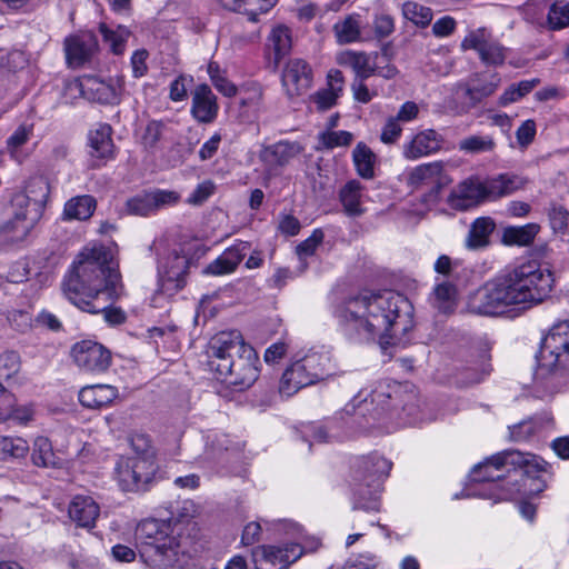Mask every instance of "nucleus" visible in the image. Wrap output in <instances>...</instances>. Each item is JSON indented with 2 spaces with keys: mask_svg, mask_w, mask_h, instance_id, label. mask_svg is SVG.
<instances>
[{
  "mask_svg": "<svg viewBox=\"0 0 569 569\" xmlns=\"http://www.w3.org/2000/svg\"><path fill=\"white\" fill-rule=\"evenodd\" d=\"M39 220L37 213H32L26 219H10L1 227V234L9 242H19L27 238L34 223Z\"/></svg>",
  "mask_w": 569,
  "mask_h": 569,
  "instance_id": "obj_32",
  "label": "nucleus"
},
{
  "mask_svg": "<svg viewBox=\"0 0 569 569\" xmlns=\"http://www.w3.org/2000/svg\"><path fill=\"white\" fill-rule=\"evenodd\" d=\"M281 82L289 98L306 93L312 84L310 66L302 59H290L283 68Z\"/></svg>",
  "mask_w": 569,
  "mask_h": 569,
  "instance_id": "obj_15",
  "label": "nucleus"
},
{
  "mask_svg": "<svg viewBox=\"0 0 569 569\" xmlns=\"http://www.w3.org/2000/svg\"><path fill=\"white\" fill-rule=\"evenodd\" d=\"M32 201L22 193H16L11 200V207H12V214L14 219H23V216L26 219L32 214L33 211V204Z\"/></svg>",
  "mask_w": 569,
  "mask_h": 569,
  "instance_id": "obj_60",
  "label": "nucleus"
},
{
  "mask_svg": "<svg viewBox=\"0 0 569 569\" xmlns=\"http://www.w3.org/2000/svg\"><path fill=\"white\" fill-rule=\"evenodd\" d=\"M191 502H184L183 512L167 520L147 519L136 530L141 560L156 569L183 568L191 560L194 523L188 513Z\"/></svg>",
  "mask_w": 569,
  "mask_h": 569,
  "instance_id": "obj_4",
  "label": "nucleus"
},
{
  "mask_svg": "<svg viewBox=\"0 0 569 569\" xmlns=\"http://www.w3.org/2000/svg\"><path fill=\"white\" fill-rule=\"evenodd\" d=\"M217 97L208 84H199L192 96L191 113L201 123H211L218 114Z\"/></svg>",
  "mask_w": 569,
  "mask_h": 569,
  "instance_id": "obj_18",
  "label": "nucleus"
},
{
  "mask_svg": "<svg viewBox=\"0 0 569 569\" xmlns=\"http://www.w3.org/2000/svg\"><path fill=\"white\" fill-rule=\"evenodd\" d=\"M132 449L133 458H150L156 459V452L151 445V440L147 435L134 433L129 439Z\"/></svg>",
  "mask_w": 569,
  "mask_h": 569,
  "instance_id": "obj_49",
  "label": "nucleus"
},
{
  "mask_svg": "<svg viewBox=\"0 0 569 569\" xmlns=\"http://www.w3.org/2000/svg\"><path fill=\"white\" fill-rule=\"evenodd\" d=\"M61 290L80 310L93 315L102 312L111 326L122 325L127 320L126 312L119 307L96 306L101 298L112 303L124 293L118 263L111 249L104 246L84 247L76 256L62 279Z\"/></svg>",
  "mask_w": 569,
  "mask_h": 569,
  "instance_id": "obj_1",
  "label": "nucleus"
},
{
  "mask_svg": "<svg viewBox=\"0 0 569 569\" xmlns=\"http://www.w3.org/2000/svg\"><path fill=\"white\" fill-rule=\"evenodd\" d=\"M9 415H3L1 418H6V421L11 420L20 425H26L33 418V406L32 405H22L18 406L14 400V405L10 408Z\"/></svg>",
  "mask_w": 569,
  "mask_h": 569,
  "instance_id": "obj_57",
  "label": "nucleus"
},
{
  "mask_svg": "<svg viewBox=\"0 0 569 569\" xmlns=\"http://www.w3.org/2000/svg\"><path fill=\"white\" fill-rule=\"evenodd\" d=\"M407 186L413 190L430 187L431 194L437 196L451 180L445 173L443 162L433 161L412 168L407 174Z\"/></svg>",
  "mask_w": 569,
  "mask_h": 569,
  "instance_id": "obj_14",
  "label": "nucleus"
},
{
  "mask_svg": "<svg viewBox=\"0 0 569 569\" xmlns=\"http://www.w3.org/2000/svg\"><path fill=\"white\" fill-rule=\"evenodd\" d=\"M536 432L531 421H522L509 428V437L512 441H525Z\"/></svg>",
  "mask_w": 569,
  "mask_h": 569,
  "instance_id": "obj_64",
  "label": "nucleus"
},
{
  "mask_svg": "<svg viewBox=\"0 0 569 569\" xmlns=\"http://www.w3.org/2000/svg\"><path fill=\"white\" fill-rule=\"evenodd\" d=\"M323 231L321 229H315L309 238L296 247V253L298 254L299 259L303 260L307 257L313 256L317 248L323 241Z\"/></svg>",
  "mask_w": 569,
  "mask_h": 569,
  "instance_id": "obj_53",
  "label": "nucleus"
},
{
  "mask_svg": "<svg viewBox=\"0 0 569 569\" xmlns=\"http://www.w3.org/2000/svg\"><path fill=\"white\" fill-rule=\"evenodd\" d=\"M362 20L359 13H351L333 26L335 37L339 44H348L361 40Z\"/></svg>",
  "mask_w": 569,
  "mask_h": 569,
  "instance_id": "obj_29",
  "label": "nucleus"
},
{
  "mask_svg": "<svg viewBox=\"0 0 569 569\" xmlns=\"http://www.w3.org/2000/svg\"><path fill=\"white\" fill-rule=\"evenodd\" d=\"M402 13L406 19L419 27H427L432 20V10L413 1L403 3Z\"/></svg>",
  "mask_w": 569,
  "mask_h": 569,
  "instance_id": "obj_46",
  "label": "nucleus"
},
{
  "mask_svg": "<svg viewBox=\"0 0 569 569\" xmlns=\"http://www.w3.org/2000/svg\"><path fill=\"white\" fill-rule=\"evenodd\" d=\"M338 97L339 94L337 92L329 88H326L312 94L311 100L316 103L318 110L325 111L337 103Z\"/></svg>",
  "mask_w": 569,
  "mask_h": 569,
  "instance_id": "obj_61",
  "label": "nucleus"
},
{
  "mask_svg": "<svg viewBox=\"0 0 569 569\" xmlns=\"http://www.w3.org/2000/svg\"><path fill=\"white\" fill-rule=\"evenodd\" d=\"M118 397V390L110 385L86 386L79 391L80 403L89 409H100Z\"/></svg>",
  "mask_w": 569,
  "mask_h": 569,
  "instance_id": "obj_25",
  "label": "nucleus"
},
{
  "mask_svg": "<svg viewBox=\"0 0 569 569\" xmlns=\"http://www.w3.org/2000/svg\"><path fill=\"white\" fill-rule=\"evenodd\" d=\"M506 466L525 468L526 472H529L530 468L540 469V465L533 455L522 453L516 450H506L493 455L483 463L476 466L471 471V478L473 481H493L501 479L500 475H491L488 472V469L492 467L499 471Z\"/></svg>",
  "mask_w": 569,
  "mask_h": 569,
  "instance_id": "obj_9",
  "label": "nucleus"
},
{
  "mask_svg": "<svg viewBox=\"0 0 569 569\" xmlns=\"http://www.w3.org/2000/svg\"><path fill=\"white\" fill-rule=\"evenodd\" d=\"M391 462L379 455H370L360 460L355 488V507L378 510V492L381 480L389 475Z\"/></svg>",
  "mask_w": 569,
  "mask_h": 569,
  "instance_id": "obj_7",
  "label": "nucleus"
},
{
  "mask_svg": "<svg viewBox=\"0 0 569 569\" xmlns=\"http://www.w3.org/2000/svg\"><path fill=\"white\" fill-rule=\"evenodd\" d=\"M27 196L32 202V213H37L40 218L41 212L48 201L50 194V186L44 177H36L29 180L26 191L21 192Z\"/></svg>",
  "mask_w": 569,
  "mask_h": 569,
  "instance_id": "obj_33",
  "label": "nucleus"
},
{
  "mask_svg": "<svg viewBox=\"0 0 569 569\" xmlns=\"http://www.w3.org/2000/svg\"><path fill=\"white\" fill-rule=\"evenodd\" d=\"M319 140L325 149L349 146L353 140V134L349 131H326L319 134Z\"/></svg>",
  "mask_w": 569,
  "mask_h": 569,
  "instance_id": "obj_50",
  "label": "nucleus"
},
{
  "mask_svg": "<svg viewBox=\"0 0 569 569\" xmlns=\"http://www.w3.org/2000/svg\"><path fill=\"white\" fill-rule=\"evenodd\" d=\"M363 187L358 180L348 181L339 191V200L343 212L349 217H359L365 212L362 207Z\"/></svg>",
  "mask_w": 569,
  "mask_h": 569,
  "instance_id": "obj_28",
  "label": "nucleus"
},
{
  "mask_svg": "<svg viewBox=\"0 0 569 569\" xmlns=\"http://www.w3.org/2000/svg\"><path fill=\"white\" fill-rule=\"evenodd\" d=\"M548 22L552 29H561L569 24V3L556 1L549 10Z\"/></svg>",
  "mask_w": 569,
  "mask_h": 569,
  "instance_id": "obj_51",
  "label": "nucleus"
},
{
  "mask_svg": "<svg viewBox=\"0 0 569 569\" xmlns=\"http://www.w3.org/2000/svg\"><path fill=\"white\" fill-rule=\"evenodd\" d=\"M84 86L97 101L116 104L120 102V97L124 89V81L121 77L110 80L109 82L97 78H88Z\"/></svg>",
  "mask_w": 569,
  "mask_h": 569,
  "instance_id": "obj_22",
  "label": "nucleus"
},
{
  "mask_svg": "<svg viewBox=\"0 0 569 569\" xmlns=\"http://www.w3.org/2000/svg\"><path fill=\"white\" fill-rule=\"evenodd\" d=\"M130 467L136 470V475L140 480L143 489L154 480L156 473L158 471V465L156 459L150 458H133V457H122Z\"/></svg>",
  "mask_w": 569,
  "mask_h": 569,
  "instance_id": "obj_42",
  "label": "nucleus"
},
{
  "mask_svg": "<svg viewBox=\"0 0 569 569\" xmlns=\"http://www.w3.org/2000/svg\"><path fill=\"white\" fill-rule=\"evenodd\" d=\"M207 355L210 369L227 385L243 390L258 379V356L237 330L222 331L213 336L209 341Z\"/></svg>",
  "mask_w": 569,
  "mask_h": 569,
  "instance_id": "obj_5",
  "label": "nucleus"
},
{
  "mask_svg": "<svg viewBox=\"0 0 569 569\" xmlns=\"http://www.w3.org/2000/svg\"><path fill=\"white\" fill-rule=\"evenodd\" d=\"M553 283L550 270L533 262L522 263L471 292L467 310L473 315L499 316L512 306L529 309L550 296Z\"/></svg>",
  "mask_w": 569,
  "mask_h": 569,
  "instance_id": "obj_3",
  "label": "nucleus"
},
{
  "mask_svg": "<svg viewBox=\"0 0 569 569\" xmlns=\"http://www.w3.org/2000/svg\"><path fill=\"white\" fill-rule=\"evenodd\" d=\"M249 249L250 244L248 242H239L233 244L223 251L222 256L224 257V262L236 269L246 257Z\"/></svg>",
  "mask_w": 569,
  "mask_h": 569,
  "instance_id": "obj_59",
  "label": "nucleus"
},
{
  "mask_svg": "<svg viewBox=\"0 0 569 569\" xmlns=\"http://www.w3.org/2000/svg\"><path fill=\"white\" fill-rule=\"evenodd\" d=\"M329 361L327 353L317 351H310L296 360L282 373L279 392L290 397L300 389L323 380L328 376Z\"/></svg>",
  "mask_w": 569,
  "mask_h": 569,
  "instance_id": "obj_6",
  "label": "nucleus"
},
{
  "mask_svg": "<svg viewBox=\"0 0 569 569\" xmlns=\"http://www.w3.org/2000/svg\"><path fill=\"white\" fill-rule=\"evenodd\" d=\"M431 307L442 315H450L457 307V288L449 281L438 283L429 296Z\"/></svg>",
  "mask_w": 569,
  "mask_h": 569,
  "instance_id": "obj_27",
  "label": "nucleus"
},
{
  "mask_svg": "<svg viewBox=\"0 0 569 569\" xmlns=\"http://www.w3.org/2000/svg\"><path fill=\"white\" fill-rule=\"evenodd\" d=\"M219 2L229 10L240 11L256 21L260 13L267 12L274 6L277 0H219Z\"/></svg>",
  "mask_w": 569,
  "mask_h": 569,
  "instance_id": "obj_35",
  "label": "nucleus"
},
{
  "mask_svg": "<svg viewBox=\"0 0 569 569\" xmlns=\"http://www.w3.org/2000/svg\"><path fill=\"white\" fill-rule=\"evenodd\" d=\"M458 147L465 153L476 154L493 151L496 142L490 136L472 134L461 139Z\"/></svg>",
  "mask_w": 569,
  "mask_h": 569,
  "instance_id": "obj_44",
  "label": "nucleus"
},
{
  "mask_svg": "<svg viewBox=\"0 0 569 569\" xmlns=\"http://www.w3.org/2000/svg\"><path fill=\"white\" fill-rule=\"evenodd\" d=\"M68 512L77 526L92 528L100 515V508L91 497L76 496L69 505Z\"/></svg>",
  "mask_w": 569,
  "mask_h": 569,
  "instance_id": "obj_21",
  "label": "nucleus"
},
{
  "mask_svg": "<svg viewBox=\"0 0 569 569\" xmlns=\"http://www.w3.org/2000/svg\"><path fill=\"white\" fill-rule=\"evenodd\" d=\"M491 371L490 355L487 349H483L479 355V360L473 362L468 369V381L470 383H478L482 381Z\"/></svg>",
  "mask_w": 569,
  "mask_h": 569,
  "instance_id": "obj_47",
  "label": "nucleus"
},
{
  "mask_svg": "<svg viewBox=\"0 0 569 569\" xmlns=\"http://www.w3.org/2000/svg\"><path fill=\"white\" fill-rule=\"evenodd\" d=\"M500 79L497 76L489 78L475 74L465 86V98L468 101L470 108L476 107L485 98L490 97L495 93L499 86Z\"/></svg>",
  "mask_w": 569,
  "mask_h": 569,
  "instance_id": "obj_23",
  "label": "nucleus"
},
{
  "mask_svg": "<svg viewBox=\"0 0 569 569\" xmlns=\"http://www.w3.org/2000/svg\"><path fill=\"white\" fill-rule=\"evenodd\" d=\"M402 128L397 119L390 117L382 128L380 139L386 144L395 143L401 136Z\"/></svg>",
  "mask_w": 569,
  "mask_h": 569,
  "instance_id": "obj_62",
  "label": "nucleus"
},
{
  "mask_svg": "<svg viewBox=\"0 0 569 569\" xmlns=\"http://www.w3.org/2000/svg\"><path fill=\"white\" fill-rule=\"evenodd\" d=\"M114 477L120 489L124 492L143 491V487L136 475V470L120 457L114 467Z\"/></svg>",
  "mask_w": 569,
  "mask_h": 569,
  "instance_id": "obj_37",
  "label": "nucleus"
},
{
  "mask_svg": "<svg viewBox=\"0 0 569 569\" xmlns=\"http://www.w3.org/2000/svg\"><path fill=\"white\" fill-rule=\"evenodd\" d=\"M539 231V226L528 223L521 227H508L503 230L502 242L508 246H528L532 243Z\"/></svg>",
  "mask_w": 569,
  "mask_h": 569,
  "instance_id": "obj_40",
  "label": "nucleus"
},
{
  "mask_svg": "<svg viewBox=\"0 0 569 569\" xmlns=\"http://www.w3.org/2000/svg\"><path fill=\"white\" fill-rule=\"evenodd\" d=\"M33 465L42 468L58 467L60 459L56 456L50 440L46 437H38L33 442L31 453Z\"/></svg>",
  "mask_w": 569,
  "mask_h": 569,
  "instance_id": "obj_38",
  "label": "nucleus"
},
{
  "mask_svg": "<svg viewBox=\"0 0 569 569\" xmlns=\"http://www.w3.org/2000/svg\"><path fill=\"white\" fill-rule=\"evenodd\" d=\"M445 139L433 129L417 132L412 139L403 146L402 154L407 160H417L428 157L441 150Z\"/></svg>",
  "mask_w": 569,
  "mask_h": 569,
  "instance_id": "obj_17",
  "label": "nucleus"
},
{
  "mask_svg": "<svg viewBox=\"0 0 569 569\" xmlns=\"http://www.w3.org/2000/svg\"><path fill=\"white\" fill-rule=\"evenodd\" d=\"M486 182L489 198L498 199L523 189L529 181L526 177L516 173H501L486 179Z\"/></svg>",
  "mask_w": 569,
  "mask_h": 569,
  "instance_id": "obj_24",
  "label": "nucleus"
},
{
  "mask_svg": "<svg viewBox=\"0 0 569 569\" xmlns=\"http://www.w3.org/2000/svg\"><path fill=\"white\" fill-rule=\"evenodd\" d=\"M569 371V321L555 323L545 335L539 356V375Z\"/></svg>",
  "mask_w": 569,
  "mask_h": 569,
  "instance_id": "obj_8",
  "label": "nucleus"
},
{
  "mask_svg": "<svg viewBox=\"0 0 569 569\" xmlns=\"http://www.w3.org/2000/svg\"><path fill=\"white\" fill-rule=\"evenodd\" d=\"M549 220L555 232L565 233L568 229L569 212L562 206H552L549 210Z\"/></svg>",
  "mask_w": 569,
  "mask_h": 569,
  "instance_id": "obj_56",
  "label": "nucleus"
},
{
  "mask_svg": "<svg viewBox=\"0 0 569 569\" xmlns=\"http://www.w3.org/2000/svg\"><path fill=\"white\" fill-rule=\"evenodd\" d=\"M487 182L478 178L468 179L457 186L448 197V203L457 210H467L488 200Z\"/></svg>",
  "mask_w": 569,
  "mask_h": 569,
  "instance_id": "obj_16",
  "label": "nucleus"
},
{
  "mask_svg": "<svg viewBox=\"0 0 569 569\" xmlns=\"http://www.w3.org/2000/svg\"><path fill=\"white\" fill-rule=\"evenodd\" d=\"M163 131V123L160 121H150L141 136V142L148 150L156 148L161 139Z\"/></svg>",
  "mask_w": 569,
  "mask_h": 569,
  "instance_id": "obj_55",
  "label": "nucleus"
},
{
  "mask_svg": "<svg viewBox=\"0 0 569 569\" xmlns=\"http://www.w3.org/2000/svg\"><path fill=\"white\" fill-rule=\"evenodd\" d=\"M71 356L79 369L88 373H102L111 365V352L91 340L77 342L72 347Z\"/></svg>",
  "mask_w": 569,
  "mask_h": 569,
  "instance_id": "obj_12",
  "label": "nucleus"
},
{
  "mask_svg": "<svg viewBox=\"0 0 569 569\" xmlns=\"http://www.w3.org/2000/svg\"><path fill=\"white\" fill-rule=\"evenodd\" d=\"M111 131L109 124H100L96 130L90 131L89 146L91 148V156L103 159L112 154Z\"/></svg>",
  "mask_w": 569,
  "mask_h": 569,
  "instance_id": "obj_34",
  "label": "nucleus"
},
{
  "mask_svg": "<svg viewBox=\"0 0 569 569\" xmlns=\"http://www.w3.org/2000/svg\"><path fill=\"white\" fill-rule=\"evenodd\" d=\"M98 42L93 34L70 37L64 41L66 58L70 66L80 67L97 50Z\"/></svg>",
  "mask_w": 569,
  "mask_h": 569,
  "instance_id": "obj_20",
  "label": "nucleus"
},
{
  "mask_svg": "<svg viewBox=\"0 0 569 569\" xmlns=\"http://www.w3.org/2000/svg\"><path fill=\"white\" fill-rule=\"evenodd\" d=\"M302 147L298 142L279 141L261 150L260 158L267 166H286L300 154Z\"/></svg>",
  "mask_w": 569,
  "mask_h": 569,
  "instance_id": "obj_26",
  "label": "nucleus"
},
{
  "mask_svg": "<svg viewBox=\"0 0 569 569\" xmlns=\"http://www.w3.org/2000/svg\"><path fill=\"white\" fill-rule=\"evenodd\" d=\"M33 131L32 126L21 124L19 126L13 133L7 139L6 148L10 157L21 162V153L20 148L28 142Z\"/></svg>",
  "mask_w": 569,
  "mask_h": 569,
  "instance_id": "obj_45",
  "label": "nucleus"
},
{
  "mask_svg": "<svg viewBox=\"0 0 569 569\" xmlns=\"http://www.w3.org/2000/svg\"><path fill=\"white\" fill-rule=\"evenodd\" d=\"M149 193H150V197H151V201H152V206H153L154 211L159 210L161 208H164V207L173 206L180 199L179 193L176 192V191H171V190H160V189H158V190H154V191L149 192Z\"/></svg>",
  "mask_w": 569,
  "mask_h": 569,
  "instance_id": "obj_58",
  "label": "nucleus"
},
{
  "mask_svg": "<svg viewBox=\"0 0 569 569\" xmlns=\"http://www.w3.org/2000/svg\"><path fill=\"white\" fill-rule=\"evenodd\" d=\"M126 208L130 214L142 216V217L154 212L149 192L138 194V196L129 199L126 203Z\"/></svg>",
  "mask_w": 569,
  "mask_h": 569,
  "instance_id": "obj_52",
  "label": "nucleus"
},
{
  "mask_svg": "<svg viewBox=\"0 0 569 569\" xmlns=\"http://www.w3.org/2000/svg\"><path fill=\"white\" fill-rule=\"evenodd\" d=\"M189 264L190 260L176 250L160 262V289L153 297V302L161 296H173L186 286Z\"/></svg>",
  "mask_w": 569,
  "mask_h": 569,
  "instance_id": "obj_10",
  "label": "nucleus"
},
{
  "mask_svg": "<svg viewBox=\"0 0 569 569\" xmlns=\"http://www.w3.org/2000/svg\"><path fill=\"white\" fill-rule=\"evenodd\" d=\"M462 50H475L487 66H500L506 59V48L492 38L486 28L471 30L461 41Z\"/></svg>",
  "mask_w": 569,
  "mask_h": 569,
  "instance_id": "obj_11",
  "label": "nucleus"
},
{
  "mask_svg": "<svg viewBox=\"0 0 569 569\" xmlns=\"http://www.w3.org/2000/svg\"><path fill=\"white\" fill-rule=\"evenodd\" d=\"M378 57V52L347 50L339 54L338 62L350 67L356 74L355 79H368L376 74Z\"/></svg>",
  "mask_w": 569,
  "mask_h": 569,
  "instance_id": "obj_19",
  "label": "nucleus"
},
{
  "mask_svg": "<svg viewBox=\"0 0 569 569\" xmlns=\"http://www.w3.org/2000/svg\"><path fill=\"white\" fill-rule=\"evenodd\" d=\"M21 369L20 355L14 350H7L0 355V378L11 379Z\"/></svg>",
  "mask_w": 569,
  "mask_h": 569,
  "instance_id": "obj_48",
  "label": "nucleus"
},
{
  "mask_svg": "<svg viewBox=\"0 0 569 569\" xmlns=\"http://www.w3.org/2000/svg\"><path fill=\"white\" fill-rule=\"evenodd\" d=\"M352 161L358 176L367 180L375 178L377 156L365 142H358L355 147Z\"/></svg>",
  "mask_w": 569,
  "mask_h": 569,
  "instance_id": "obj_31",
  "label": "nucleus"
},
{
  "mask_svg": "<svg viewBox=\"0 0 569 569\" xmlns=\"http://www.w3.org/2000/svg\"><path fill=\"white\" fill-rule=\"evenodd\" d=\"M268 41L270 48L273 50L276 64H278L291 50V31L288 27L279 24L271 30Z\"/></svg>",
  "mask_w": 569,
  "mask_h": 569,
  "instance_id": "obj_39",
  "label": "nucleus"
},
{
  "mask_svg": "<svg viewBox=\"0 0 569 569\" xmlns=\"http://www.w3.org/2000/svg\"><path fill=\"white\" fill-rule=\"evenodd\" d=\"M263 91L258 83H248L241 90L240 103L243 107H249L258 110L261 106Z\"/></svg>",
  "mask_w": 569,
  "mask_h": 569,
  "instance_id": "obj_54",
  "label": "nucleus"
},
{
  "mask_svg": "<svg viewBox=\"0 0 569 569\" xmlns=\"http://www.w3.org/2000/svg\"><path fill=\"white\" fill-rule=\"evenodd\" d=\"M29 451L28 442L20 437H0V460L23 458Z\"/></svg>",
  "mask_w": 569,
  "mask_h": 569,
  "instance_id": "obj_43",
  "label": "nucleus"
},
{
  "mask_svg": "<svg viewBox=\"0 0 569 569\" xmlns=\"http://www.w3.org/2000/svg\"><path fill=\"white\" fill-rule=\"evenodd\" d=\"M99 31L103 41L109 44L110 50L114 54H121L124 51L126 42L130 36V31L126 27L118 26L116 29H112L107 23L101 22Z\"/></svg>",
  "mask_w": 569,
  "mask_h": 569,
  "instance_id": "obj_41",
  "label": "nucleus"
},
{
  "mask_svg": "<svg viewBox=\"0 0 569 569\" xmlns=\"http://www.w3.org/2000/svg\"><path fill=\"white\" fill-rule=\"evenodd\" d=\"M97 207V201L92 196L83 194L69 199L63 208V218L66 220H87Z\"/></svg>",
  "mask_w": 569,
  "mask_h": 569,
  "instance_id": "obj_30",
  "label": "nucleus"
},
{
  "mask_svg": "<svg viewBox=\"0 0 569 569\" xmlns=\"http://www.w3.org/2000/svg\"><path fill=\"white\" fill-rule=\"evenodd\" d=\"M335 313L359 340L378 338L381 345L401 339L413 326L411 303L395 291L351 297Z\"/></svg>",
  "mask_w": 569,
  "mask_h": 569,
  "instance_id": "obj_2",
  "label": "nucleus"
},
{
  "mask_svg": "<svg viewBox=\"0 0 569 569\" xmlns=\"http://www.w3.org/2000/svg\"><path fill=\"white\" fill-rule=\"evenodd\" d=\"M495 230V222L490 218H478L471 224L466 246L469 249H480L489 243V236Z\"/></svg>",
  "mask_w": 569,
  "mask_h": 569,
  "instance_id": "obj_36",
  "label": "nucleus"
},
{
  "mask_svg": "<svg viewBox=\"0 0 569 569\" xmlns=\"http://www.w3.org/2000/svg\"><path fill=\"white\" fill-rule=\"evenodd\" d=\"M373 31L378 39L389 37L395 31V21L389 14L377 16L373 20Z\"/></svg>",
  "mask_w": 569,
  "mask_h": 569,
  "instance_id": "obj_63",
  "label": "nucleus"
},
{
  "mask_svg": "<svg viewBox=\"0 0 569 569\" xmlns=\"http://www.w3.org/2000/svg\"><path fill=\"white\" fill-rule=\"evenodd\" d=\"M305 552L300 545L292 543L281 547L258 546L252 552V561L256 569H287Z\"/></svg>",
  "mask_w": 569,
  "mask_h": 569,
  "instance_id": "obj_13",
  "label": "nucleus"
}]
</instances>
